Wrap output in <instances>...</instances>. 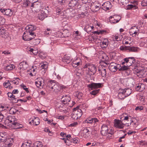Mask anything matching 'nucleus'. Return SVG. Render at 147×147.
Wrapping results in <instances>:
<instances>
[{"label": "nucleus", "instance_id": "nucleus-1", "mask_svg": "<svg viewBox=\"0 0 147 147\" xmlns=\"http://www.w3.org/2000/svg\"><path fill=\"white\" fill-rule=\"evenodd\" d=\"M26 30L22 36V38L25 41H28L31 40L34 38L36 36L35 33L34 31L35 30L34 28H26Z\"/></svg>", "mask_w": 147, "mask_h": 147}, {"label": "nucleus", "instance_id": "nucleus-18", "mask_svg": "<svg viewBox=\"0 0 147 147\" xmlns=\"http://www.w3.org/2000/svg\"><path fill=\"white\" fill-rule=\"evenodd\" d=\"M101 86V84L100 83H92L88 85V87L89 88L92 90L94 89L100 88Z\"/></svg>", "mask_w": 147, "mask_h": 147}, {"label": "nucleus", "instance_id": "nucleus-50", "mask_svg": "<svg viewBox=\"0 0 147 147\" xmlns=\"http://www.w3.org/2000/svg\"><path fill=\"white\" fill-rule=\"evenodd\" d=\"M21 86L23 89L25 90L27 93L29 92V91L28 88H26V86H25L23 84H22L21 85Z\"/></svg>", "mask_w": 147, "mask_h": 147}, {"label": "nucleus", "instance_id": "nucleus-8", "mask_svg": "<svg viewBox=\"0 0 147 147\" xmlns=\"http://www.w3.org/2000/svg\"><path fill=\"white\" fill-rule=\"evenodd\" d=\"M120 67L119 65L114 62L111 63L109 65V68L110 71L112 72H115Z\"/></svg>", "mask_w": 147, "mask_h": 147}, {"label": "nucleus", "instance_id": "nucleus-43", "mask_svg": "<svg viewBox=\"0 0 147 147\" xmlns=\"http://www.w3.org/2000/svg\"><path fill=\"white\" fill-rule=\"evenodd\" d=\"M115 18H116L115 16H111L110 17V21L111 23H116L115 21Z\"/></svg>", "mask_w": 147, "mask_h": 147}, {"label": "nucleus", "instance_id": "nucleus-60", "mask_svg": "<svg viewBox=\"0 0 147 147\" xmlns=\"http://www.w3.org/2000/svg\"><path fill=\"white\" fill-rule=\"evenodd\" d=\"M119 2L121 3L122 5H124L125 4H126L127 1L126 0H118Z\"/></svg>", "mask_w": 147, "mask_h": 147}, {"label": "nucleus", "instance_id": "nucleus-38", "mask_svg": "<svg viewBox=\"0 0 147 147\" xmlns=\"http://www.w3.org/2000/svg\"><path fill=\"white\" fill-rule=\"evenodd\" d=\"M41 67L42 69H46L48 66V63L46 62H44L40 64Z\"/></svg>", "mask_w": 147, "mask_h": 147}, {"label": "nucleus", "instance_id": "nucleus-28", "mask_svg": "<svg viewBox=\"0 0 147 147\" xmlns=\"http://www.w3.org/2000/svg\"><path fill=\"white\" fill-rule=\"evenodd\" d=\"M122 90L123 91V92L126 97L129 95L131 92V90L130 89H122Z\"/></svg>", "mask_w": 147, "mask_h": 147}, {"label": "nucleus", "instance_id": "nucleus-34", "mask_svg": "<svg viewBox=\"0 0 147 147\" xmlns=\"http://www.w3.org/2000/svg\"><path fill=\"white\" fill-rule=\"evenodd\" d=\"M94 34H102L104 33H108V32L105 30H100L99 31H95L93 32Z\"/></svg>", "mask_w": 147, "mask_h": 147}, {"label": "nucleus", "instance_id": "nucleus-32", "mask_svg": "<svg viewBox=\"0 0 147 147\" xmlns=\"http://www.w3.org/2000/svg\"><path fill=\"white\" fill-rule=\"evenodd\" d=\"M99 8V6L97 5H92V6L91 7V9H92V10L94 12H96L98 10V9Z\"/></svg>", "mask_w": 147, "mask_h": 147}, {"label": "nucleus", "instance_id": "nucleus-30", "mask_svg": "<svg viewBox=\"0 0 147 147\" xmlns=\"http://www.w3.org/2000/svg\"><path fill=\"white\" fill-rule=\"evenodd\" d=\"M32 3H30V1L28 0H26L23 2V6L25 7H26L28 6H29L30 7Z\"/></svg>", "mask_w": 147, "mask_h": 147}, {"label": "nucleus", "instance_id": "nucleus-22", "mask_svg": "<svg viewBox=\"0 0 147 147\" xmlns=\"http://www.w3.org/2000/svg\"><path fill=\"white\" fill-rule=\"evenodd\" d=\"M122 89L119 90L118 96L119 98L121 99H123L126 97Z\"/></svg>", "mask_w": 147, "mask_h": 147}, {"label": "nucleus", "instance_id": "nucleus-20", "mask_svg": "<svg viewBox=\"0 0 147 147\" xmlns=\"http://www.w3.org/2000/svg\"><path fill=\"white\" fill-rule=\"evenodd\" d=\"M136 65L137 68L135 67V69H136V71L137 74H140L141 75L143 76L144 74V72L145 70V68L143 66H139L137 67Z\"/></svg>", "mask_w": 147, "mask_h": 147}, {"label": "nucleus", "instance_id": "nucleus-59", "mask_svg": "<svg viewBox=\"0 0 147 147\" xmlns=\"http://www.w3.org/2000/svg\"><path fill=\"white\" fill-rule=\"evenodd\" d=\"M83 96V94L81 92L77 93L76 94V96L78 99H80Z\"/></svg>", "mask_w": 147, "mask_h": 147}, {"label": "nucleus", "instance_id": "nucleus-37", "mask_svg": "<svg viewBox=\"0 0 147 147\" xmlns=\"http://www.w3.org/2000/svg\"><path fill=\"white\" fill-rule=\"evenodd\" d=\"M18 110L13 108H11L9 110V113L11 114H15Z\"/></svg>", "mask_w": 147, "mask_h": 147}, {"label": "nucleus", "instance_id": "nucleus-42", "mask_svg": "<svg viewBox=\"0 0 147 147\" xmlns=\"http://www.w3.org/2000/svg\"><path fill=\"white\" fill-rule=\"evenodd\" d=\"M30 143L27 142L23 143L21 147H30Z\"/></svg>", "mask_w": 147, "mask_h": 147}, {"label": "nucleus", "instance_id": "nucleus-16", "mask_svg": "<svg viewBox=\"0 0 147 147\" xmlns=\"http://www.w3.org/2000/svg\"><path fill=\"white\" fill-rule=\"evenodd\" d=\"M102 8L105 10H109L112 7V5L111 3L109 1H107L104 3L102 5Z\"/></svg>", "mask_w": 147, "mask_h": 147}, {"label": "nucleus", "instance_id": "nucleus-27", "mask_svg": "<svg viewBox=\"0 0 147 147\" xmlns=\"http://www.w3.org/2000/svg\"><path fill=\"white\" fill-rule=\"evenodd\" d=\"M108 44V41L107 40H105L100 43V47L102 48L106 47Z\"/></svg>", "mask_w": 147, "mask_h": 147}, {"label": "nucleus", "instance_id": "nucleus-13", "mask_svg": "<svg viewBox=\"0 0 147 147\" xmlns=\"http://www.w3.org/2000/svg\"><path fill=\"white\" fill-rule=\"evenodd\" d=\"M0 11L3 14L7 16H11L13 13V11L10 9H1Z\"/></svg>", "mask_w": 147, "mask_h": 147}, {"label": "nucleus", "instance_id": "nucleus-45", "mask_svg": "<svg viewBox=\"0 0 147 147\" xmlns=\"http://www.w3.org/2000/svg\"><path fill=\"white\" fill-rule=\"evenodd\" d=\"M3 84L5 88H7L8 87L9 88H10V85L11 84L9 81H8L7 82L4 83Z\"/></svg>", "mask_w": 147, "mask_h": 147}, {"label": "nucleus", "instance_id": "nucleus-10", "mask_svg": "<svg viewBox=\"0 0 147 147\" xmlns=\"http://www.w3.org/2000/svg\"><path fill=\"white\" fill-rule=\"evenodd\" d=\"M110 131L107 125H104L102 126L101 131V133L102 135L106 136L110 134Z\"/></svg>", "mask_w": 147, "mask_h": 147}, {"label": "nucleus", "instance_id": "nucleus-36", "mask_svg": "<svg viewBox=\"0 0 147 147\" xmlns=\"http://www.w3.org/2000/svg\"><path fill=\"white\" fill-rule=\"evenodd\" d=\"M34 147H42V145L41 142L37 141L34 144Z\"/></svg>", "mask_w": 147, "mask_h": 147}, {"label": "nucleus", "instance_id": "nucleus-3", "mask_svg": "<svg viewBox=\"0 0 147 147\" xmlns=\"http://www.w3.org/2000/svg\"><path fill=\"white\" fill-rule=\"evenodd\" d=\"M73 110L71 117L74 120H76L81 116L82 112L81 109H79L78 107L74 108Z\"/></svg>", "mask_w": 147, "mask_h": 147}, {"label": "nucleus", "instance_id": "nucleus-21", "mask_svg": "<svg viewBox=\"0 0 147 147\" xmlns=\"http://www.w3.org/2000/svg\"><path fill=\"white\" fill-rule=\"evenodd\" d=\"M40 122L39 118L38 117H36L34 119H32L30 121H29V123L35 125H37L39 124Z\"/></svg>", "mask_w": 147, "mask_h": 147}, {"label": "nucleus", "instance_id": "nucleus-62", "mask_svg": "<svg viewBox=\"0 0 147 147\" xmlns=\"http://www.w3.org/2000/svg\"><path fill=\"white\" fill-rule=\"evenodd\" d=\"M92 118L91 119H87L85 121V123H92Z\"/></svg>", "mask_w": 147, "mask_h": 147}, {"label": "nucleus", "instance_id": "nucleus-14", "mask_svg": "<svg viewBox=\"0 0 147 147\" xmlns=\"http://www.w3.org/2000/svg\"><path fill=\"white\" fill-rule=\"evenodd\" d=\"M114 126L117 128L122 129L124 127V124L121 121L115 119L114 120Z\"/></svg>", "mask_w": 147, "mask_h": 147}, {"label": "nucleus", "instance_id": "nucleus-63", "mask_svg": "<svg viewBox=\"0 0 147 147\" xmlns=\"http://www.w3.org/2000/svg\"><path fill=\"white\" fill-rule=\"evenodd\" d=\"M128 47L125 46L124 47L121 46L120 47V49L121 50H127Z\"/></svg>", "mask_w": 147, "mask_h": 147}, {"label": "nucleus", "instance_id": "nucleus-51", "mask_svg": "<svg viewBox=\"0 0 147 147\" xmlns=\"http://www.w3.org/2000/svg\"><path fill=\"white\" fill-rule=\"evenodd\" d=\"M99 89L94 90L90 92V93L92 95H95L99 92Z\"/></svg>", "mask_w": 147, "mask_h": 147}, {"label": "nucleus", "instance_id": "nucleus-29", "mask_svg": "<svg viewBox=\"0 0 147 147\" xmlns=\"http://www.w3.org/2000/svg\"><path fill=\"white\" fill-rule=\"evenodd\" d=\"M78 0H71L69 3V6L71 7H74L77 4Z\"/></svg>", "mask_w": 147, "mask_h": 147}, {"label": "nucleus", "instance_id": "nucleus-52", "mask_svg": "<svg viewBox=\"0 0 147 147\" xmlns=\"http://www.w3.org/2000/svg\"><path fill=\"white\" fill-rule=\"evenodd\" d=\"M60 110L61 111H63L64 113H66L67 112V110L68 109L67 108H63L62 107H61V106L60 107Z\"/></svg>", "mask_w": 147, "mask_h": 147}, {"label": "nucleus", "instance_id": "nucleus-19", "mask_svg": "<svg viewBox=\"0 0 147 147\" xmlns=\"http://www.w3.org/2000/svg\"><path fill=\"white\" fill-rule=\"evenodd\" d=\"M35 84L38 87H42L44 85V81L42 78H39L35 82Z\"/></svg>", "mask_w": 147, "mask_h": 147}, {"label": "nucleus", "instance_id": "nucleus-46", "mask_svg": "<svg viewBox=\"0 0 147 147\" xmlns=\"http://www.w3.org/2000/svg\"><path fill=\"white\" fill-rule=\"evenodd\" d=\"M18 79H19L18 78H16L14 80H10V81L14 84H18L19 83V81L17 80Z\"/></svg>", "mask_w": 147, "mask_h": 147}, {"label": "nucleus", "instance_id": "nucleus-15", "mask_svg": "<svg viewBox=\"0 0 147 147\" xmlns=\"http://www.w3.org/2000/svg\"><path fill=\"white\" fill-rule=\"evenodd\" d=\"M28 65L26 62H22L20 63L18 66V68L20 70H23L27 69Z\"/></svg>", "mask_w": 147, "mask_h": 147}, {"label": "nucleus", "instance_id": "nucleus-7", "mask_svg": "<svg viewBox=\"0 0 147 147\" xmlns=\"http://www.w3.org/2000/svg\"><path fill=\"white\" fill-rule=\"evenodd\" d=\"M30 7L32 11L38 12L41 9V4L38 2H34L31 3Z\"/></svg>", "mask_w": 147, "mask_h": 147}, {"label": "nucleus", "instance_id": "nucleus-31", "mask_svg": "<svg viewBox=\"0 0 147 147\" xmlns=\"http://www.w3.org/2000/svg\"><path fill=\"white\" fill-rule=\"evenodd\" d=\"M127 50H129V52H136L138 51V48L136 47H128Z\"/></svg>", "mask_w": 147, "mask_h": 147}, {"label": "nucleus", "instance_id": "nucleus-24", "mask_svg": "<svg viewBox=\"0 0 147 147\" xmlns=\"http://www.w3.org/2000/svg\"><path fill=\"white\" fill-rule=\"evenodd\" d=\"M72 59V58L69 56L65 55L62 59L63 62L66 63L67 64L70 62Z\"/></svg>", "mask_w": 147, "mask_h": 147}, {"label": "nucleus", "instance_id": "nucleus-35", "mask_svg": "<svg viewBox=\"0 0 147 147\" xmlns=\"http://www.w3.org/2000/svg\"><path fill=\"white\" fill-rule=\"evenodd\" d=\"M112 38L113 41H119L121 40L120 38L119 37L118 34H116L115 35H113L112 37Z\"/></svg>", "mask_w": 147, "mask_h": 147}, {"label": "nucleus", "instance_id": "nucleus-40", "mask_svg": "<svg viewBox=\"0 0 147 147\" xmlns=\"http://www.w3.org/2000/svg\"><path fill=\"white\" fill-rule=\"evenodd\" d=\"M105 65H103V66L102 65H100V66H99V69H98V71H102V69L104 70H104H106V68L105 67V66H107V63H105Z\"/></svg>", "mask_w": 147, "mask_h": 147}, {"label": "nucleus", "instance_id": "nucleus-54", "mask_svg": "<svg viewBox=\"0 0 147 147\" xmlns=\"http://www.w3.org/2000/svg\"><path fill=\"white\" fill-rule=\"evenodd\" d=\"M6 136H2L1 135V140H0V142H5V141L6 140V139L7 138H6Z\"/></svg>", "mask_w": 147, "mask_h": 147}, {"label": "nucleus", "instance_id": "nucleus-64", "mask_svg": "<svg viewBox=\"0 0 147 147\" xmlns=\"http://www.w3.org/2000/svg\"><path fill=\"white\" fill-rule=\"evenodd\" d=\"M143 109V107L142 106H138L136 107L135 108V110H139L141 111Z\"/></svg>", "mask_w": 147, "mask_h": 147}, {"label": "nucleus", "instance_id": "nucleus-57", "mask_svg": "<svg viewBox=\"0 0 147 147\" xmlns=\"http://www.w3.org/2000/svg\"><path fill=\"white\" fill-rule=\"evenodd\" d=\"M67 1V0H58V2L61 5H64Z\"/></svg>", "mask_w": 147, "mask_h": 147}, {"label": "nucleus", "instance_id": "nucleus-6", "mask_svg": "<svg viewBox=\"0 0 147 147\" xmlns=\"http://www.w3.org/2000/svg\"><path fill=\"white\" fill-rule=\"evenodd\" d=\"M123 60L127 63V66H130L132 65L135 67L136 66V62H135L136 61L134 57H128L124 59Z\"/></svg>", "mask_w": 147, "mask_h": 147}, {"label": "nucleus", "instance_id": "nucleus-49", "mask_svg": "<svg viewBox=\"0 0 147 147\" xmlns=\"http://www.w3.org/2000/svg\"><path fill=\"white\" fill-rule=\"evenodd\" d=\"M114 16H115L116 18H115L116 23L118 22L121 19V17L119 15H114Z\"/></svg>", "mask_w": 147, "mask_h": 147}, {"label": "nucleus", "instance_id": "nucleus-39", "mask_svg": "<svg viewBox=\"0 0 147 147\" xmlns=\"http://www.w3.org/2000/svg\"><path fill=\"white\" fill-rule=\"evenodd\" d=\"M128 67L127 66H126L125 65H124L123 66L121 67L120 68H119V71H121V70H127V71H129Z\"/></svg>", "mask_w": 147, "mask_h": 147}, {"label": "nucleus", "instance_id": "nucleus-23", "mask_svg": "<svg viewBox=\"0 0 147 147\" xmlns=\"http://www.w3.org/2000/svg\"><path fill=\"white\" fill-rule=\"evenodd\" d=\"M134 5H128L127 9H136L138 7L136 6V5H138V2L137 1H134Z\"/></svg>", "mask_w": 147, "mask_h": 147}, {"label": "nucleus", "instance_id": "nucleus-55", "mask_svg": "<svg viewBox=\"0 0 147 147\" xmlns=\"http://www.w3.org/2000/svg\"><path fill=\"white\" fill-rule=\"evenodd\" d=\"M86 22L84 21H82L80 22V26L81 27H84L86 28L87 26L86 25Z\"/></svg>", "mask_w": 147, "mask_h": 147}, {"label": "nucleus", "instance_id": "nucleus-11", "mask_svg": "<svg viewBox=\"0 0 147 147\" xmlns=\"http://www.w3.org/2000/svg\"><path fill=\"white\" fill-rule=\"evenodd\" d=\"M71 98L69 96L64 95L61 98V101L64 105H69L70 101Z\"/></svg>", "mask_w": 147, "mask_h": 147}, {"label": "nucleus", "instance_id": "nucleus-12", "mask_svg": "<svg viewBox=\"0 0 147 147\" xmlns=\"http://www.w3.org/2000/svg\"><path fill=\"white\" fill-rule=\"evenodd\" d=\"M47 13H48V11L45 9H44L42 10L41 13L38 14V18L42 20H43L47 16Z\"/></svg>", "mask_w": 147, "mask_h": 147}, {"label": "nucleus", "instance_id": "nucleus-25", "mask_svg": "<svg viewBox=\"0 0 147 147\" xmlns=\"http://www.w3.org/2000/svg\"><path fill=\"white\" fill-rule=\"evenodd\" d=\"M13 140L12 139L7 138L5 142H4L5 144V146L6 147H10L12 145V141Z\"/></svg>", "mask_w": 147, "mask_h": 147}, {"label": "nucleus", "instance_id": "nucleus-48", "mask_svg": "<svg viewBox=\"0 0 147 147\" xmlns=\"http://www.w3.org/2000/svg\"><path fill=\"white\" fill-rule=\"evenodd\" d=\"M85 12H82L81 14L78 15V17L79 18H82L86 16Z\"/></svg>", "mask_w": 147, "mask_h": 147}, {"label": "nucleus", "instance_id": "nucleus-17", "mask_svg": "<svg viewBox=\"0 0 147 147\" xmlns=\"http://www.w3.org/2000/svg\"><path fill=\"white\" fill-rule=\"evenodd\" d=\"M145 88V86L144 84L139 83L136 84V89L137 91L141 92L144 90Z\"/></svg>", "mask_w": 147, "mask_h": 147}, {"label": "nucleus", "instance_id": "nucleus-53", "mask_svg": "<svg viewBox=\"0 0 147 147\" xmlns=\"http://www.w3.org/2000/svg\"><path fill=\"white\" fill-rule=\"evenodd\" d=\"M141 5L144 7L147 6V0H143L141 1Z\"/></svg>", "mask_w": 147, "mask_h": 147}, {"label": "nucleus", "instance_id": "nucleus-2", "mask_svg": "<svg viewBox=\"0 0 147 147\" xmlns=\"http://www.w3.org/2000/svg\"><path fill=\"white\" fill-rule=\"evenodd\" d=\"M47 88L50 91L57 92L60 90L61 87L59 86L58 84L51 81L48 82Z\"/></svg>", "mask_w": 147, "mask_h": 147}, {"label": "nucleus", "instance_id": "nucleus-44", "mask_svg": "<svg viewBox=\"0 0 147 147\" xmlns=\"http://www.w3.org/2000/svg\"><path fill=\"white\" fill-rule=\"evenodd\" d=\"M40 42V40L39 39H36L33 40V44L34 45H37Z\"/></svg>", "mask_w": 147, "mask_h": 147}, {"label": "nucleus", "instance_id": "nucleus-33", "mask_svg": "<svg viewBox=\"0 0 147 147\" xmlns=\"http://www.w3.org/2000/svg\"><path fill=\"white\" fill-rule=\"evenodd\" d=\"M14 66L13 64H9L7 66L5 69L6 70H11L14 68Z\"/></svg>", "mask_w": 147, "mask_h": 147}, {"label": "nucleus", "instance_id": "nucleus-26", "mask_svg": "<svg viewBox=\"0 0 147 147\" xmlns=\"http://www.w3.org/2000/svg\"><path fill=\"white\" fill-rule=\"evenodd\" d=\"M81 61L80 59H77L73 62L72 65L73 67H76L81 64Z\"/></svg>", "mask_w": 147, "mask_h": 147}, {"label": "nucleus", "instance_id": "nucleus-56", "mask_svg": "<svg viewBox=\"0 0 147 147\" xmlns=\"http://www.w3.org/2000/svg\"><path fill=\"white\" fill-rule=\"evenodd\" d=\"M9 34L8 32H6L5 33V34H2V35L1 36L4 38H7L9 36Z\"/></svg>", "mask_w": 147, "mask_h": 147}, {"label": "nucleus", "instance_id": "nucleus-5", "mask_svg": "<svg viewBox=\"0 0 147 147\" xmlns=\"http://www.w3.org/2000/svg\"><path fill=\"white\" fill-rule=\"evenodd\" d=\"M17 119L13 115H9L7 116L6 120L5 121L6 123H11L13 125H19V124L17 123Z\"/></svg>", "mask_w": 147, "mask_h": 147}, {"label": "nucleus", "instance_id": "nucleus-41", "mask_svg": "<svg viewBox=\"0 0 147 147\" xmlns=\"http://www.w3.org/2000/svg\"><path fill=\"white\" fill-rule=\"evenodd\" d=\"M8 107L4 105H0V111H2L7 109Z\"/></svg>", "mask_w": 147, "mask_h": 147}, {"label": "nucleus", "instance_id": "nucleus-4", "mask_svg": "<svg viewBox=\"0 0 147 147\" xmlns=\"http://www.w3.org/2000/svg\"><path fill=\"white\" fill-rule=\"evenodd\" d=\"M84 68H88V72H87V73L90 76L94 74L96 70V67L94 65L90 64L89 63H87L85 65Z\"/></svg>", "mask_w": 147, "mask_h": 147}, {"label": "nucleus", "instance_id": "nucleus-58", "mask_svg": "<svg viewBox=\"0 0 147 147\" xmlns=\"http://www.w3.org/2000/svg\"><path fill=\"white\" fill-rule=\"evenodd\" d=\"M126 115V114H122V116H123L124 117V118L122 120V121H128V119H129V117L128 116H126L125 115Z\"/></svg>", "mask_w": 147, "mask_h": 147}, {"label": "nucleus", "instance_id": "nucleus-47", "mask_svg": "<svg viewBox=\"0 0 147 147\" xmlns=\"http://www.w3.org/2000/svg\"><path fill=\"white\" fill-rule=\"evenodd\" d=\"M102 70L101 71H100V73H101V74L102 76L104 77H105L106 76V70H104L102 69Z\"/></svg>", "mask_w": 147, "mask_h": 147}, {"label": "nucleus", "instance_id": "nucleus-9", "mask_svg": "<svg viewBox=\"0 0 147 147\" xmlns=\"http://www.w3.org/2000/svg\"><path fill=\"white\" fill-rule=\"evenodd\" d=\"M92 132L88 128H84L82 131L81 135L85 138H89L90 137Z\"/></svg>", "mask_w": 147, "mask_h": 147}, {"label": "nucleus", "instance_id": "nucleus-61", "mask_svg": "<svg viewBox=\"0 0 147 147\" xmlns=\"http://www.w3.org/2000/svg\"><path fill=\"white\" fill-rule=\"evenodd\" d=\"M0 32L1 35V36L2 34H5V33L6 32V31L4 29H2V28H0Z\"/></svg>", "mask_w": 147, "mask_h": 147}]
</instances>
